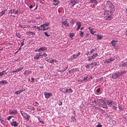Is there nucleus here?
Instances as JSON below:
<instances>
[{
	"label": "nucleus",
	"mask_w": 127,
	"mask_h": 127,
	"mask_svg": "<svg viewBox=\"0 0 127 127\" xmlns=\"http://www.w3.org/2000/svg\"><path fill=\"white\" fill-rule=\"evenodd\" d=\"M47 48L46 47H40L39 48L38 52L39 53H36L34 55L33 57V59L34 60L36 61L38 60L40 57L41 58H42L43 57H45L47 56V54L44 52L47 50Z\"/></svg>",
	"instance_id": "f257e3e1"
},
{
	"label": "nucleus",
	"mask_w": 127,
	"mask_h": 127,
	"mask_svg": "<svg viewBox=\"0 0 127 127\" xmlns=\"http://www.w3.org/2000/svg\"><path fill=\"white\" fill-rule=\"evenodd\" d=\"M125 71H123L114 73L112 74V77L113 79H117L120 76H121L123 74L125 73Z\"/></svg>",
	"instance_id": "f03ea898"
},
{
	"label": "nucleus",
	"mask_w": 127,
	"mask_h": 127,
	"mask_svg": "<svg viewBox=\"0 0 127 127\" xmlns=\"http://www.w3.org/2000/svg\"><path fill=\"white\" fill-rule=\"evenodd\" d=\"M10 124L12 126L15 127L17 126L18 125V123L16 121H14V119L12 120V121L10 122Z\"/></svg>",
	"instance_id": "7ed1b4c3"
},
{
	"label": "nucleus",
	"mask_w": 127,
	"mask_h": 127,
	"mask_svg": "<svg viewBox=\"0 0 127 127\" xmlns=\"http://www.w3.org/2000/svg\"><path fill=\"white\" fill-rule=\"evenodd\" d=\"M99 101L100 102H102L103 104H101V106L102 107L105 108H107V104L106 102H104V101L102 100H99Z\"/></svg>",
	"instance_id": "20e7f679"
},
{
	"label": "nucleus",
	"mask_w": 127,
	"mask_h": 127,
	"mask_svg": "<svg viewBox=\"0 0 127 127\" xmlns=\"http://www.w3.org/2000/svg\"><path fill=\"white\" fill-rule=\"evenodd\" d=\"M40 27L42 29V30L41 31H43L47 30H48L49 29V27H47L45 26L43 24L41 25Z\"/></svg>",
	"instance_id": "39448f33"
},
{
	"label": "nucleus",
	"mask_w": 127,
	"mask_h": 127,
	"mask_svg": "<svg viewBox=\"0 0 127 127\" xmlns=\"http://www.w3.org/2000/svg\"><path fill=\"white\" fill-rule=\"evenodd\" d=\"M107 5L108 7L111 8H114V6L113 5L112 3L110 1H108L107 3Z\"/></svg>",
	"instance_id": "423d86ee"
},
{
	"label": "nucleus",
	"mask_w": 127,
	"mask_h": 127,
	"mask_svg": "<svg viewBox=\"0 0 127 127\" xmlns=\"http://www.w3.org/2000/svg\"><path fill=\"white\" fill-rule=\"evenodd\" d=\"M69 2L72 6H74L76 3H77V0H69Z\"/></svg>",
	"instance_id": "0eeeda50"
},
{
	"label": "nucleus",
	"mask_w": 127,
	"mask_h": 127,
	"mask_svg": "<svg viewBox=\"0 0 127 127\" xmlns=\"http://www.w3.org/2000/svg\"><path fill=\"white\" fill-rule=\"evenodd\" d=\"M44 95L45 98H47L52 95V94L51 93L48 92L44 93Z\"/></svg>",
	"instance_id": "6e6552de"
},
{
	"label": "nucleus",
	"mask_w": 127,
	"mask_h": 127,
	"mask_svg": "<svg viewBox=\"0 0 127 127\" xmlns=\"http://www.w3.org/2000/svg\"><path fill=\"white\" fill-rule=\"evenodd\" d=\"M106 104L109 106H111L113 104V101L111 100H108L106 102Z\"/></svg>",
	"instance_id": "1a4fd4ad"
},
{
	"label": "nucleus",
	"mask_w": 127,
	"mask_h": 127,
	"mask_svg": "<svg viewBox=\"0 0 127 127\" xmlns=\"http://www.w3.org/2000/svg\"><path fill=\"white\" fill-rule=\"evenodd\" d=\"M114 59L113 58H111L109 59H106L104 61V63L105 64H108L109 63H110L111 62L113 61L114 60Z\"/></svg>",
	"instance_id": "9d476101"
},
{
	"label": "nucleus",
	"mask_w": 127,
	"mask_h": 127,
	"mask_svg": "<svg viewBox=\"0 0 127 127\" xmlns=\"http://www.w3.org/2000/svg\"><path fill=\"white\" fill-rule=\"evenodd\" d=\"M111 11L110 10L106 11L104 13V16L105 17H107L109 15L111 14Z\"/></svg>",
	"instance_id": "9b49d317"
},
{
	"label": "nucleus",
	"mask_w": 127,
	"mask_h": 127,
	"mask_svg": "<svg viewBox=\"0 0 127 127\" xmlns=\"http://www.w3.org/2000/svg\"><path fill=\"white\" fill-rule=\"evenodd\" d=\"M91 77L90 76H85L83 79V80H82V82L83 81H88L90 78Z\"/></svg>",
	"instance_id": "f8f14e48"
},
{
	"label": "nucleus",
	"mask_w": 127,
	"mask_h": 127,
	"mask_svg": "<svg viewBox=\"0 0 127 127\" xmlns=\"http://www.w3.org/2000/svg\"><path fill=\"white\" fill-rule=\"evenodd\" d=\"M9 113L10 114H16L17 112L15 110H12L9 111Z\"/></svg>",
	"instance_id": "ddd939ff"
},
{
	"label": "nucleus",
	"mask_w": 127,
	"mask_h": 127,
	"mask_svg": "<svg viewBox=\"0 0 127 127\" xmlns=\"http://www.w3.org/2000/svg\"><path fill=\"white\" fill-rule=\"evenodd\" d=\"M25 91V89H22V90H18L17 91L14 92V94L18 95V94L22 92Z\"/></svg>",
	"instance_id": "4468645a"
},
{
	"label": "nucleus",
	"mask_w": 127,
	"mask_h": 127,
	"mask_svg": "<svg viewBox=\"0 0 127 127\" xmlns=\"http://www.w3.org/2000/svg\"><path fill=\"white\" fill-rule=\"evenodd\" d=\"M26 33L27 34L30 36L31 35H34L35 34V33L32 32H30V31H27V32Z\"/></svg>",
	"instance_id": "2eb2a0df"
},
{
	"label": "nucleus",
	"mask_w": 127,
	"mask_h": 127,
	"mask_svg": "<svg viewBox=\"0 0 127 127\" xmlns=\"http://www.w3.org/2000/svg\"><path fill=\"white\" fill-rule=\"evenodd\" d=\"M73 92V91L71 88H69L66 89V93L69 94H71Z\"/></svg>",
	"instance_id": "dca6fc26"
},
{
	"label": "nucleus",
	"mask_w": 127,
	"mask_h": 127,
	"mask_svg": "<svg viewBox=\"0 0 127 127\" xmlns=\"http://www.w3.org/2000/svg\"><path fill=\"white\" fill-rule=\"evenodd\" d=\"M76 23L77 25L78 26V27L77 29V31H78L79 29L80 28L81 26V23L80 22H76Z\"/></svg>",
	"instance_id": "f3484780"
},
{
	"label": "nucleus",
	"mask_w": 127,
	"mask_h": 127,
	"mask_svg": "<svg viewBox=\"0 0 127 127\" xmlns=\"http://www.w3.org/2000/svg\"><path fill=\"white\" fill-rule=\"evenodd\" d=\"M62 25L65 27H67L69 26V24L67 23V20L63 22L62 23Z\"/></svg>",
	"instance_id": "a211bd4d"
},
{
	"label": "nucleus",
	"mask_w": 127,
	"mask_h": 127,
	"mask_svg": "<svg viewBox=\"0 0 127 127\" xmlns=\"http://www.w3.org/2000/svg\"><path fill=\"white\" fill-rule=\"evenodd\" d=\"M118 41L117 40H113L111 42V44H112L113 46H114L116 45Z\"/></svg>",
	"instance_id": "6ab92c4d"
},
{
	"label": "nucleus",
	"mask_w": 127,
	"mask_h": 127,
	"mask_svg": "<svg viewBox=\"0 0 127 127\" xmlns=\"http://www.w3.org/2000/svg\"><path fill=\"white\" fill-rule=\"evenodd\" d=\"M59 3V0H53V3L55 5H56Z\"/></svg>",
	"instance_id": "aec40b11"
},
{
	"label": "nucleus",
	"mask_w": 127,
	"mask_h": 127,
	"mask_svg": "<svg viewBox=\"0 0 127 127\" xmlns=\"http://www.w3.org/2000/svg\"><path fill=\"white\" fill-rule=\"evenodd\" d=\"M66 89L67 88H62L60 89V91L64 94L66 93Z\"/></svg>",
	"instance_id": "412c9836"
},
{
	"label": "nucleus",
	"mask_w": 127,
	"mask_h": 127,
	"mask_svg": "<svg viewBox=\"0 0 127 127\" xmlns=\"http://www.w3.org/2000/svg\"><path fill=\"white\" fill-rule=\"evenodd\" d=\"M68 67V66L67 64H65V66H64L63 67V69H62V71L63 72H64V71Z\"/></svg>",
	"instance_id": "4be33fe9"
},
{
	"label": "nucleus",
	"mask_w": 127,
	"mask_h": 127,
	"mask_svg": "<svg viewBox=\"0 0 127 127\" xmlns=\"http://www.w3.org/2000/svg\"><path fill=\"white\" fill-rule=\"evenodd\" d=\"M121 65L124 67H127V62H125L122 63Z\"/></svg>",
	"instance_id": "5701e85b"
},
{
	"label": "nucleus",
	"mask_w": 127,
	"mask_h": 127,
	"mask_svg": "<svg viewBox=\"0 0 127 127\" xmlns=\"http://www.w3.org/2000/svg\"><path fill=\"white\" fill-rule=\"evenodd\" d=\"M96 36L98 39H102L103 36V35L101 34H97L96 35Z\"/></svg>",
	"instance_id": "b1692460"
},
{
	"label": "nucleus",
	"mask_w": 127,
	"mask_h": 127,
	"mask_svg": "<svg viewBox=\"0 0 127 127\" xmlns=\"http://www.w3.org/2000/svg\"><path fill=\"white\" fill-rule=\"evenodd\" d=\"M35 28H36V29H37L38 30V31L42 30V29L41 28V27H40V26L39 27L37 26L36 27V26H35L33 27H32V28L33 29H34Z\"/></svg>",
	"instance_id": "393cba45"
},
{
	"label": "nucleus",
	"mask_w": 127,
	"mask_h": 127,
	"mask_svg": "<svg viewBox=\"0 0 127 127\" xmlns=\"http://www.w3.org/2000/svg\"><path fill=\"white\" fill-rule=\"evenodd\" d=\"M27 108L28 109L31 110H34L35 109L32 106H29L27 107Z\"/></svg>",
	"instance_id": "a878e982"
},
{
	"label": "nucleus",
	"mask_w": 127,
	"mask_h": 127,
	"mask_svg": "<svg viewBox=\"0 0 127 127\" xmlns=\"http://www.w3.org/2000/svg\"><path fill=\"white\" fill-rule=\"evenodd\" d=\"M20 113L22 115L23 117L24 118H25L26 114L27 116V114H26L22 111H20Z\"/></svg>",
	"instance_id": "bb28decb"
},
{
	"label": "nucleus",
	"mask_w": 127,
	"mask_h": 127,
	"mask_svg": "<svg viewBox=\"0 0 127 127\" xmlns=\"http://www.w3.org/2000/svg\"><path fill=\"white\" fill-rule=\"evenodd\" d=\"M15 12V9H11L9 11L8 13L11 14H14V12Z\"/></svg>",
	"instance_id": "cd10ccee"
},
{
	"label": "nucleus",
	"mask_w": 127,
	"mask_h": 127,
	"mask_svg": "<svg viewBox=\"0 0 127 127\" xmlns=\"http://www.w3.org/2000/svg\"><path fill=\"white\" fill-rule=\"evenodd\" d=\"M7 83V82L6 80H3L0 81V84H2L4 85V84H6Z\"/></svg>",
	"instance_id": "c85d7f7f"
},
{
	"label": "nucleus",
	"mask_w": 127,
	"mask_h": 127,
	"mask_svg": "<svg viewBox=\"0 0 127 127\" xmlns=\"http://www.w3.org/2000/svg\"><path fill=\"white\" fill-rule=\"evenodd\" d=\"M31 73V72L30 71H28L27 70H26L25 71L24 73L26 74L27 75H28L30 74Z\"/></svg>",
	"instance_id": "c756f323"
},
{
	"label": "nucleus",
	"mask_w": 127,
	"mask_h": 127,
	"mask_svg": "<svg viewBox=\"0 0 127 127\" xmlns=\"http://www.w3.org/2000/svg\"><path fill=\"white\" fill-rule=\"evenodd\" d=\"M107 17V19L109 20H111L112 18V16H111V15H109L107 17Z\"/></svg>",
	"instance_id": "7c9ffc66"
},
{
	"label": "nucleus",
	"mask_w": 127,
	"mask_h": 127,
	"mask_svg": "<svg viewBox=\"0 0 127 127\" xmlns=\"http://www.w3.org/2000/svg\"><path fill=\"white\" fill-rule=\"evenodd\" d=\"M5 10L2 11L1 12H0V15L1 16H2L3 14H4L5 13Z\"/></svg>",
	"instance_id": "2f4dec72"
},
{
	"label": "nucleus",
	"mask_w": 127,
	"mask_h": 127,
	"mask_svg": "<svg viewBox=\"0 0 127 127\" xmlns=\"http://www.w3.org/2000/svg\"><path fill=\"white\" fill-rule=\"evenodd\" d=\"M98 56V54L97 53H95L94 54H93V55L92 56V58H93V59H94L95 58L97 57Z\"/></svg>",
	"instance_id": "473e14b6"
},
{
	"label": "nucleus",
	"mask_w": 127,
	"mask_h": 127,
	"mask_svg": "<svg viewBox=\"0 0 127 127\" xmlns=\"http://www.w3.org/2000/svg\"><path fill=\"white\" fill-rule=\"evenodd\" d=\"M43 24L46 27L49 25L50 23L49 22H45L44 24Z\"/></svg>",
	"instance_id": "72a5a7b5"
},
{
	"label": "nucleus",
	"mask_w": 127,
	"mask_h": 127,
	"mask_svg": "<svg viewBox=\"0 0 127 127\" xmlns=\"http://www.w3.org/2000/svg\"><path fill=\"white\" fill-rule=\"evenodd\" d=\"M23 68V66H20L19 68H18L17 69V70L18 72H19Z\"/></svg>",
	"instance_id": "f704fd0d"
},
{
	"label": "nucleus",
	"mask_w": 127,
	"mask_h": 127,
	"mask_svg": "<svg viewBox=\"0 0 127 127\" xmlns=\"http://www.w3.org/2000/svg\"><path fill=\"white\" fill-rule=\"evenodd\" d=\"M94 29L93 28H92L90 30V32L91 33L93 34H94V33L95 32V31H93V30Z\"/></svg>",
	"instance_id": "c9c22d12"
},
{
	"label": "nucleus",
	"mask_w": 127,
	"mask_h": 127,
	"mask_svg": "<svg viewBox=\"0 0 127 127\" xmlns=\"http://www.w3.org/2000/svg\"><path fill=\"white\" fill-rule=\"evenodd\" d=\"M13 117V116H8L7 118V119L8 121L10 120V119H11L12 117Z\"/></svg>",
	"instance_id": "e433bc0d"
},
{
	"label": "nucleus",
	"mask_w": 127,
	"mask_h": 127,
	"mask_svg": "<svg viewBox=\"0 0 127 127\" xmlns=\"http://www.w3.org/2000/svg\"><path fill=\"white\" fill-rule=\"evenodd\" d=\"M52 60H49V61H47H47H48L49 63H51V64H54V59H52Z\"/></svg>",
	"instance_id": "4c0bfd02"
},
{
	"label": "nucleus",
	"mask_w": 127,
	"mask_h": 127,
	"mask_svg": "<svg viewBox=\"0 0 127 127\" xmlns=\"http://www.w3.org/2000/svg\"><path fill=\"white\" fill-rule=\"evenodd\" d=\"M72 58L73 59H75L77 57H78V55L76 54H73L72 55Z\"/></svg>",
	"instance_id": "58836bf2"
},
{
	"label": "nucleus",
	"mask_w": 127,
	"mask_h": 127,
	"mask_svg": "<svg viewBox=\"0 0 127 127\" xmlns=\"http://www.w3.org/2000/svg\"><path fill=\"white\" fill-rule=\"evenodd\" d=\"M4 71H2L1 72H0V76H1L4 75Z\"/></svg>",
	"instance_id": "ea45409f"
},
{
	"label": "nucleus",
	"mask_w": 127,
	"mask_h": 127,
	"mask_svg": "<svg viewBox=\"0 0 127 127\" xmlns=\"http://www.w3.org/2000/svg\"><path fill=\"white\" fill-rule=\"evenodd\" d=\"M71 119L72 120H73V122H75L76 121V119L75 118L74 116H73L71 118Z\"/></svg>",
	"instance_id": "a19ab883"
},
{
	"label": "nucleus",
	"mask_w": 127,
	"mask_h": 127,
	"mask_svg": "<svg viewBox=\"0 0 127 127\" xmlns=\"http://www.w3.org/2000/svg\"><path fill=\"white\" fill-rule=\"evenodd\" d=\"M20 13L21 12L20 11H19L18 10H16V11H15L14 14H20Z\"/></svg>",
	"instance_id": "79ce46f5"
},
{
	"label": "nucleus",
	"mask_w": 127,
	"mask_h": 127,
	"mask_svg": "<svg viewBox=\"0 0 127 127\" xmlns=\"http://www.w3.org/2000/svg\"><path fill=\"white\" fill-rule=\"evenodd\" d=\"M74 34L73 33H69V37L71 38H72L74 36Z\"/></svg>",
	"instance_id": "37998d69"
},
{
	"label": "nucleus",
	"mask_w": 127,
	"mask_h": 127,
	"mask_svg": "<svg viewBox=\"0 0 127 127\" xmlns=\"http://www.w3.org/2000/svg\"><path fill=\"white\" fill-rule=\"evenodd\" d=\"M16 36L19 38H20L21 36V35H20L19 33H16Z\"/></svg>",
	"instance_id": "c03bdc74"
},
{
	"label": "nucleus",
	"mask_w": 127,
	"mask_h": 127,
	"mask_svg": "<svg viewBox=\"0 0 127 127\" xmlns=\"http://www.w3.org/2000/svg\"><path fill=\"white\" fill-rule=\"evenodd\" d=\"M102 126L101 125L100 123H98V124L96 125V127H102Z\"/></svg>",
	"instance_id": "a18cd8bd"
},
{
	"label": "nucleus",
	"mask_w": 127,
	"mask_h": 127,
	"mask_svg": "<svg viewBox=\"0 0 127 127\" xmlns=\"http://www.w3.org/2000/svg\"><path fill=\"white\" fill-rule=\"evenodd\" d=\"M75 22V20L72 19L70 22V23L72 24V25H73L74 24V23Z\"/></svg>",
	"instance_id": "49530a36"
},
{
	"label": "nucleus",
	"mask_w": 127,
	"mask_h": 127,
	"mask_svg": "<svg viewBox=\"0 0 127 127\" xmlns=\"http://www.w3.org/2000/svg\"><path fill=\"white\" fill-rule=\"evenodd\" d=\"M84 34V32H81L80 33H79V34L80 36L81 37H82L83 34Z\"/></svg>",
	"instance_id": "de8ad7c7"
},
{
	"label": "nucleus",
	"mask_w": 127,
	"mask_h": 127,
	"mask_svg": "<svg viewBox=\"0 0 127 127\" xmlns=\"http://www.w3.org/2000/svg\"><path fill=\"white\" fill-rule=\"evenodd\" d=\"M19 26L20 27H21V28H25V25H19Z\"/></svg>",
	"instance_id": "09e8293b"
},
{
	"label": "nucleus",
	"mask_w": 127,
	"mask_h": 127,
	"mask_svg": "<svg viewBox=\"0 0 127 127\" xmlns=\"http://www.w3.org/2000/svg\"><path fill=\"white\" fill-rule=\"evenodd\" d=\"M44 33L45 36H47V37L49 36V35L48 34L47 32H44Z\"/></svg>",
	"instance_id": "8fccbe9b"
},
{
	"label": "nucleus",
	"mask_w": 127,
	"mask_h": 127,
	"mask_svg": "<svg viewBox=\"0 0 127 127\" xmlns=\"http://www.w3.org/2000/svg\"><path fill=\"white\" fill-rule=\"evenodd\" d=\"M88 60L89 61H90V60H92L93 59V58H92V56L91 57H88Z\"/></svg>",
	"instance_id": "3c124183"
},
{
	"label": "nucleus",
	"mask_w": 127,
	"mask_h": 127,
	"mask_svg": "<svg viewBox=\"0 0 127 127\" xmlns=\"http://www.w3.org/2000/svg\"><path fill=\"white\" fill-rule=\"evenodd\" d=\"M2 119L3 118H2L1 117L0 118V123H2V122H3L4 121L2 120Z\"/></svg>",
	"instance_id": "603ef678"
},
{
	"label": "nucleus",
	"mask_w": 127,
	"mask_h": 127,
	"mask_svg": "<svg viewBox=\"0 0 127 127\" xmlns=\"http://www.w3.org/2000/svg\"><path fill=\"white\" fill-rule=\"evenodd\" d=\"M31 79L32 80L31 81V82L33 83L34 82V78L32 77L31 78Z\"/></svg>",
	"instance_id": "864d4df0"
},
{
	"label": "nucleus",
	"mask_w": 127,
	"mask_h": 127,
	"mask_svg": "<svg viewBox=\"0 0 127 127\" xmlns=\"http://www.w3.org/2000/svg\"><path fill=\"white\" fill-rule=\"evenodd\" d=\"M30 26L29 25H25V28H29L30 27Z\"/></svg>",
	"instance_id": "5fc2aeb1"
},
{
	"label": "nucleus",
	"mask_w": 127,
	"mask_h": 127,
	"mask_svg": "<svg viewBox=\"0 0 127 127\" xmlns=\"http://www.w3.org/2000/svg\"><path fill=\"white\" fill-rule=\"evenodd\" d=\"M100 90V88H98L96 90V92L97 93H99Z\"/></svg>",
	"instance_id": "6e6d98bb"
},
{
	"label": "nucleus",
	"mask_w": 127,
	"mask_h": 127,
	"mask_svg": "<svg viewBox=\"0 0 127 127\" xmlns=\"http://www.w3.org/2000/svg\"><path fill=\"white\" fill-rule=\"evenodd\" d=\"M38 121H39V122H40L41 123V124H44V122L43 121H42L41 120H40L38 118Z\"/></svg>",
	"instance_id": "4d7b16f0"
},
{
	"label": "nucleus",
	"mask_w": 127,
	"mask_h": 127,
	"mask_svg": "<svg viewBox=\"0 0 127 127\" xmlns=\"http://www.w3.org/2000/svg\"><path fill=\"white\" fill-rule=\"evenodd\" d=\"M24 45V41H23L21 43V47H22Z\"/></svg>",
	"instance_id": "13d9d810"
},
{
	"label": "nucleus",
	"mask_w": 127,
	"mask_h": 127,
	"mask_svg": "<svg viewBox=\"0 0 127 127\" xmlns=\"http://www.w3.org/2000/svg\"><path fill=\"white\" fill-rule=\"evenodd\" d=\"M112 106L113 107V108L114 109H117V107L116 106H114V105H113Z\"/></svg>",
	"instance_id": "bf43d9fd"
},
{
	"label": "nucleus",
	"mask_w": 127,
	"mask_h": 127,
	"mask_svg": "<svg viewBox=\"0 0 127 127\" xmlns=\"http://www.w3.org/2000/svg\"><path fill=\"white\" fill-rule=\"evenodd\" d=\"M62 104V101H60L59 102L58 104L59 105H61Z\"/></svg>",
	"instance_id": "052dcab7"
},
{
	"label": "nucleus",
	"mask_w": 127,
	"mask_h": 127,
	"mask_svg": "<svg viewBox=\"0 0 127 127\" xmlns=\"http://www.w3.org/2000/svg\"><path fill=\"white\" fill-rule=\"evenodd\" d=\"M119 109L120 110L122 111L123 109V108L122 107L119 108Z\"/></svg>",
	"instance_id": "680f3d73"
},
{
	"label": "nucleus",
	"mask_w": 127,
	"mask_h": 127,
	"mask_svg": "<svg viewBox=\"0 0 127 127\" xmlns=\"http://www.w3.org/2000/svg\"><path fill=\"white\" fill-rule=\"evenodd\" d=\"M33 6L32 5H30V6H29V7L31 9L32 8Z\"/></svg>",
	"instance_id": "e2e57ef3"
},
{
	"label": "nucleus",
	"mask_w": 127,
	"mask_h": 127,
	"mask_svg": "<svg viewBox=\"0 0 127 127\" xmlns=\"http://www.w3.org/2000/svg\"><path fill=\"white\" fill-rule=\"evenodd\" d=\"M39 50V48L38 49H37L35 50V52H38V50Z\"/></svg>",
	"instance_id": "0e129e2a"
},
{
	"label": "nucleus",
	"mask_w": 127,
	"mask_h": 127,
	"mask_svg": "<svg viewBox=\"0 0 127 127\" xmlns=\"http://www.w3.org/2000/svg\"><path fill=\"white\" fill-rule=\"evenodd\" d=\"M58 62V61H57V60L54 59V62L55 63H56Z\"/></svg>",
	"instance_id": "69168bd1"
},
{
	"label": "nucleus",
	"mask_w": 127,
	"mask_h": 127,
	"mask_svg": "<svg viewBox=\"0 0 127 127\" xmlns=\"http://www.w3.org/2000/svg\"><path fill=\"white\" fill-rule=\"evenodd\" d=\"M80 54V52H79L78 53L76 54L77 55H78V56Z\"/></svg>",
	"instance_id": "338daca9"
},
{
	"label": "nucleus",
	"mask_w": 127,
	"mask_h": 127,
	"mask_svg": "<svg viewBox=\"0 0 127 127\" xmlns=\"http://www.w3.org/2000/svg\"><path fill=\"white\" fill-rule=\"evenodd\" d=\"M125 33H126L125 34H126V35L127 36V30H126V31Z\"/></svg>",
	"instance_id": "774afa93"
}]
</instances>
